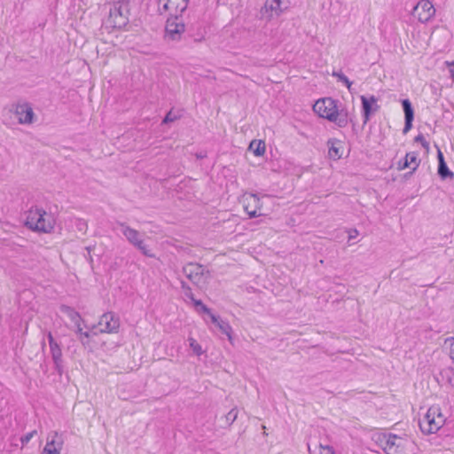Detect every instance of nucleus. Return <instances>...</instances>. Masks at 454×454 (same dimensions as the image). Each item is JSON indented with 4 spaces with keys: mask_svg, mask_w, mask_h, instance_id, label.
<instances>
[{
    "mask_svg": "<svg viewBox=\"0 0 454 454\" xmlns=\"http://www.w3.org/2000/svg\"><path fill=\"white\" fill-rule=\"evenodd\" d=\"M183 116V111L182 110H174L171 109L165 116V118L162 121V124H169L171 122H174Z\"/></svg>",
    "mask_w": 454,
    "mask_h": 454,
    "instance_id": "22",
    "label": "nucleus"
},
{
    "mask_svg": "<svg viewBox=\"0 0 454 454\" xmlns=\"http://www.w3.org/2000/svg\"><path fill=\"white\" fill-rule=\"evenodd\" d=\"M98 325L100 333H114L119 330L120 320L114 313L107 312L100 317Z\"/></svg>",
    "mask_w": 454,
    "mask_h": 454,
    "instance_id": "12",
    "label": "nucleus"
},
{
    "mask_svg": "<svg viewBox=\"0 0 454 454\" xmlns=\"http://www.w3.org/2000/svg\"><path fill=\"white\" fill-rule=\"evenodd\" d=\"M445 65L450 67V74L454 81V61H446Z\"/></svg>",
    "mask_w": 454,
    "mask_h": 454,
    "instance_id": "34",
    "label": "nucleus"
},
{
    "mask_svg": "<svg viewBox=\"0 0 454 454\" xmlns=\"http://www.w3.org/2000/svg\"><path fill=\"white\" fill-rule=\"evenodd\" d=\"M313 110L319 117L336 122L340 127H344L348 123L347 114L343 111L339 112L336 101L331 98L316 101Z\"/></svg>",
    "mask_w": 454,
    "mask_h": 454,
    "instance_id": "1",
    "label": "nucleus"
},
{
    "mask_svg": "<svg viewBox=\"0 0 454 454\" xmlns=\"http://www.w3.org/2000/svg\"><path fill=\"white\" fill-rule=\"evenodd\" d=\"M239 411L238 409L232 408L225 416V419L228 425H231L238 418Z\"/></svg>",
    "mask_w": 454,
    "mask_h": 454,
    "instance_id": "30",
    "label": "nucleus"
},
{
    "mask_svg": "<svg viewBox=\"0 0 454 454\" xmlns=\"http://www.w3.org/2000/svg\"><path fill=\"white\" fill-rule=\"evenodd\" d=\"M48 340L51 348V353L52 356V359L55 364H59L61 361L62 352L59 345L55 341L52 334L51 333H48Z\"/></svg>",
    "mask_w": 454,
    "mask_h": 454,
    "instance_id": "20",
    "label": "nucleus"
},
{
    "mask_svg": "<svg viewBox=\"0 0 454 454\" xmlns=\"http://www.w3.org/2000/svg\"><path fill=\"white\" fill-rule=\"evenodd\" d=\"M129 15V3L126 1H119L110 9L107 22L113 27L121 28L128 24Z\"/></svg>",
    "mask_w": 454,
    "mask_h": 454,
    "instance_id": "6",
    "label": "nucleus"
},
{
    "mask_svg": "<svg viewBox=\"0 0 454 454\" xmlns=\"http://www.w3.org/2000/svg\"><path fill=\"white\" fill-rule=\"evenodd\" d=\"M121 232L128 241L139 249L144 254L150 257L153 256V254L150 253V250L145 244L141 234L137 230L122 225Z\"/></svg>",
    "mask_w": 454,
    "mask_h": 454,
    "instance_id": "9",
    "label": "nucleus"
},
{
    "mask_svg": "<svg viewBox=\"0 0 454 454\" xmlns=\"http://www.w3.org/2000/svg\"><path fill=\"white\" fill-rule=\"evenodd\" d=\"M62 312L65 313L75 325H80L81 317L78 312L69 307H62Z\"/></svg>",
    "mask_w": 454,
    "mask_h": 454,
    "instance_id": "23",
    "label": "nucleus"
},
{
    "mask_svg": "<svg viewBox=\"0 0 454 454\" xmlns=\"http://www.w3.org/2000/svg\"><path fill=\"white\" fill-rule=\"evenodd\" d=\"M402 104H403V112H404V115H405V126L403 128V132L406 133L411 128V122L413 121L414 113H413V109H412L411 104L409 101V99H403Z\"/></svg>",
    "mask_w": 454,
    "mask_h": 454,
    "instance_id": "19",
    "label": "nucleus"
},
{
    "mask_svg": "<svg viewBox=\"0 0 454 454\" xmlns=\"http://www.w3.org/2000/svg\"><path fill=\"white\" fill-rule=\"evenodd\" d=\"M183 13H169V17L166 21L165 40L168 42H178L185 32V22Z\"/></svg>",
    "mask_w": 454,
    "mask_h": 454,
    "instance_id": "5",
    "label": "nucleus"
},
{
    "mask_svg": "<svg viewBox=\"0 0 454 454\" xmlns=\"http://www.w3.org/2000/svg\"><path fill=\"white\" fill-rule=\"evenodd\" d=\"M350 148L347 144H332L328 150L329 157L333 160H338L342 157H347L349 154Z\"/></svg>",
    "mask_w": 454,
    "mask_h": 454,
    "instance_id": "17",
    "label": "nucleus"
},
{
    "mask_svg": "<svg viewBox=\"0 0 454 454\" xmlns=\"http://www.w3.org/2000/svg\"><path fill=\"white\" fill-rule=\"evenodd\" d=\"M359 232L356 229H350L348 231V241L355 239L358 237Z\"/></svg>",
    "mask_w": 454,
    "mask_h": 454,
    "instance_id": "32",
    "label": "nucleus"
},
{
    "mask_svg": "<svg viewBox=\"0 0 454 454\" xmlns=\"http://www.w3.org/2000/svg\"><path fill=\"white\" fill-rule=\"evenodd\" d=\"M77 328H78V329H77V332L80 333V336H81V337H80V340H81V341H82L83 344H85V343H84V340H83V338H89V337H90V333H89L88 332H82V328H81L80 325H77Z\"/></svg>",
    "mask_w": 454,
    "mask_h": 454,
    "instance_id": "33",
    "label": "nucleus"
},
{
    "mask_svg": "<svg viewBox=\"0 0 454 454\" xmlns=\"http://www.w3.org/2000/svg\"><path fill=\"white\" fill-rule=\"evenodd\" d=\"M188 3L189 0H159V9L168 13L179 14L187 9Z\"/></svg>",
    "mask_w": 454,
    "mask_h": 454,
    "instance_id": "13",
    "label": "nucleus"
},
{
    "mask_svg": "<svg viewBox=\"0 0 454 454\" xmlns=\"http://www.w3.org/2000/svg\"><path fill=\"white\" fill-rule=\"evenodd\" d=\"M185 276L200 288L205 287L211 278L209 270L198 263H188L184 267Z\"/></svg>",
    "mask_w": 454,
    "mask_h": 454,
    "instance_id": "7",
    "label": "nucleus"
},
{
    "mask_svg": "<svg viewBox=\"0 0 454 454\" xmlns=\"http://www.w3.org/2000/svg\"><path fill=\"white\" fill-rule=\"evenodd\" d=\"M443 347L447 350L450 358L454 363V337L446 338Z\"/></svg>",
    "mask_w": 454,
    "mask_h": 454,
    "instance_id": "26",
    "label": "nucleus"
},
{
    "mask_svg": "<svg viewBox=\"0 0 454 454\" xmlns=\"http://www.w3.org/2000/svg\"><path fill=\"white\" fill-rule=\"evenodd\" d=\"M25 224L32 231L50 233L54 229L55 219L44 209L33 207L27 212Z\"/></svg>",
    "mask_w": 454,
    "mask_h": 454,
    "instance_id": "2",
    "label": "nucleus"
},
{
    "mask_svg": "<svg viewBox=\"0 0 454 454\" xmlns=\"http://www.w3.org/2000/svg\"><path fill=\"white\" fill-rule=\"evenodd\" d=\"M266 151L265 144H249L248 152L255 156H262Z\"/></svg>",
    "mask_w": 454,
    "mask_h": 454,
    "instance_id": "24",
    "label": "nucleus"
},
{
    "mask_svg": "<svg viewBox=\"0 0 454 454\" xmlns=\"http://www.w3.org/2000/svg\"><path fill=\"white\" fill-rule=\"evenodd\" d=\"M36 434V431L34 430L32 432L27 433V434L23 435L20 439L21 443L23 446L27 444L29 441Z\"/></svg>",
    "mask_w": 454,
    "mask_h": 454,
    "instance_id": "31",
    "label": "nucleus"
},
{
    "mask_svg": "<svg viewBox=\"0 0 454 454\" xmlns=\"http://www.w3.org/2000/svg\"><path fill=\"white\" fill-rule=\"evenodd\" d=\"M378 442L386 454H403L410 443L406 437L395 434H380Z\"/></svg>",
    "mask_w": 454,
    "mask_h": 454,
    "instance_id": "4",
    "label": "nucleus"
},
{
    "mask_svg": "<svg viewBox=\"0 0 454 454\" xmlns=\"http://www.w3.org/2000/svg\"><path fill=\"white\" fill-rule=\"evenodd\" d=\"M361 101H362V105H363L364 118H365V121H367L369 119V115L372 112V106L373 104H376L377 99L374 96H372L370 98H367L364 96H361Z\"/></svg>",
    "mask_w": 454,
    "mask_h": 454,
    "instance_id": "21",
    "label": "nucleus"
},
{
    "mask_svg": "<svg viewBox=\"0 0 454 454\" xmlns=\"http://www.w3.org/2000/svg\"><path fill=\"white\" fill-rule=\"evenodd\" d=\"M435 14V9L429 0H420L413 8V16L420 22L429 21Z\"/></svg>",
    "mask_w": 454,
    "mask_h": 454,
    "instance_id": "11",
    "label": "nucleus"
},
{
    "mask_svg": "<svg viewBox=\"0 0 454 454\" xmlns=\"http://www.w3.org/2000/svg\"><path fill=\"white\" fill-rule=\"evenodd\" d=\"M446 417L439 405L430 406L419 420V427L426 434H434L445 424Z\"/></svg>",
    "mask_w": 454,
    "mask_h": 454,
    "instance_id": "3",
    "label": "nucleus"
},
{
    "mask_svg": "<svg viewBox=\"0 0 454 454\" xmlns=\"http://www.w3.org/2000/svg\"><path fill=\"white\" fill-rule=\"evenodd\" d=\"M285 8L282 7V0H267L261 10L262 17L266 20L280 16Z\"/></svg>",
    "mask_w": 454,
    "mask_h": 454,
    "instance_id": "14",
    "label": "nucleus"
},
{
    "mask_svg": "<svg viewBox=\"0 0 454 454\" xmlns=\"http://www.w3.org/2000/svg\"><path fill=\"white\" fill-rule=\"evenodd\" d=\"M437 152H438V160H439V164H440L441 162H445V161H444V159H443V154H442V151H441L440 149H438V150H437Z\"/></svg>",
    "mask_w": 454,
    "mask_h": 454,
    "instance_id": "36",
    "label": "nucleus"
},
{
    "mask_svg": "<svg viewBox=\"0 0 454 454\" xmlns=\"http://www.w3.org/2000/svg\"><path fill=\"white\" fill-rule=\"evenodd\" d=\"M311 454H335V451L332 446L320 443L317 450Z\"/></svg>",
    "mask_w": 454,
    "mask_h": 454,
    "instance_id": "27",
    "label": "nucleus"
},
{
    "mask_svg": "<svg viewBox=\"0 0 454 454\" xmlns=\"http://www.w3.org/2000/svg\"><path fill=\"white\" fill-rule=\"evenodd\" d=\"M20 124H31L35 119V113L28 103H19L12 106V110Z\"/></svg>",
    "mask_w": 454,
    "mask_h": 454,
    "instance_id": "10",
    "label": "nucleus"
},
{
    "mask_svg": "<svg viewBox=\"0 0 454 454\" xmlns=\"http://www.w3.org/2000/svg\"><path fill=\"white\" fill-rule=\"evenodd\" d=\"M267 196L259 197L255 193H245L241 198V203L244 211L248 215L249 218H254L263 215L262 213V199Z\"/></svg>",
    "mask_w": 454,
    "mask_h": 454,
    "instance_id": "8",
    "label": "nucleus"
},
{
    "mask_svg": "<svg viewBox=\"0 0 454 454\" xmlns=\"http://www.w3.org/2000/svg\"><path fill=\"white\" fill-rule=\"evenodd\" d=\"M251 142H259V143H262V142H263V141H262V139H258V140L254 139V140H252Z\"/></svg>",
    "mask_w": 454,
    "mask_h": 454,
    "instance_id": "38",
    "label": "nucleus"
},
{
    "mask_svg": "<svg viewBox=\"0 0 454 454\" xmlns=\"http://www.w3.org/2000/svg\"><path fill=\"white\" fill-rule=\"evenodd\" d=\"M193 302H194V305L195 306H200V309L203 311V307H207L206 305H204L201 301H199V300H193Z\"/></svg>",
    "mask_w": 454,
    "mask_h": 454,
    "instance_id": "35",
    "label": "nucleus"
},
{
    "mask_svg": "<svg viewBox=\"0 0 454 454\" xmlns=\"http://www.w3.org/2000/svg\"><path fill=\"white\" fill-rule=\"evenodd\" d=\"M414 142H425V138L422 135H418L415 137Z\"/></svg>",
    "mask_w": 454,
    "mask_h": 454,
    "instance_id": "37",
    "label": "nucleus"
},
{
    "mask_svg": "<svg viewBox=\"0 0 454 454\" xmlns=\"http://www.w3.org/2000/svg\"><path fill=\"white\" fill-rule=\"evenodd\" d=\"M188 342L191 349L196 356H200L203 354L204 351L201 345L194 338L189 337Z\"/></svg>",
    "mask_w": 454,
    "mask_h": 454,
    "instance_id": "25",
    "label": "nucleus"
},
{
    "mask_svg": "<svg viewBox=\"0 0 454 454\" xmlns=\"http://www.w3.org/2000/svg\"><path fill=\"white\" fill-rule=\"evenodd\" d=\"M438 174L442 178H446L453 176V174L449 170L445 162H441L439 164Z\"/></svg>",
    "mask_w": 454,
    "mask_h": 454,
    "instance_id": "29",
    "label": "nucleus"
},
{
    "mask_svg": "<svg viewBox=\"0 0 454 454\" xmlns=\"http://www.w3.org/2000/svg\"><path fill=\"white\" fill-rule=\"evenodd\" d=\"M419 160L415 153H409L405 155L403 160H400L398 162L397 169L403 170L405 168H410L412 171L416 170L419 167Z\"/></svg>",
    "mask_w": 454,
    "mask_h": 454,
    "instance_id": "18",
    "label": "nucleus"
},
{
    "mask_svg": "<svg viewBox=\"0 0 454 454\" xmlns=\"http://www.w3.org/2000/svg\"><path fill=\"white\" fill-rule=\"evenodd\" d=\"M333 76L337 77L338 80L340 82H342L347 86L348 90L349 91H351L352 82L348 79V77L345 74H343L342 73H339V72H333Z\"/></svg>",
    "mask_w": 454,
    "mask_h": 454,
    "instance_id": "28",
    "label": "nucleus"
},
{
    "mask_svg": "<svg viewBox=\"0 0 454 454\" xmlns=\"http://www.w3.org/2000/svg\"><path fill=\"white\" fill-rule=\"evenodd\" d=\"M203 312L207 314L212 323H214L218 329L228 337V340L232 341V328L226 321L221 319L218 316L213 314L207 307H203Z\"/></svg>",
    "mask_w": 454,
    "mask_h": 454,
    "instance_id": "15",
    "label": "nucleus"
},
{
    "mask_svg": "<svg viewBox=\"0 0 454 454\" xmlns=\"http://www.w3.org/2000/svg\"><path fill=\"white\" fill-rule=\"evenodd\" d=\"M62 444L58 434L54 433L51 439L46 442L42 454H60Z\"/></svg>",
    "mask_w": 454,
    "mask_h": 454,
    "instance_id": "16",
    "label": "nucleus"
}]
</instances>
